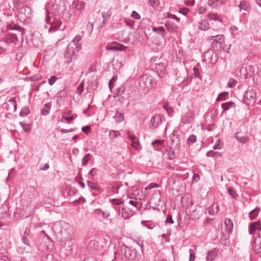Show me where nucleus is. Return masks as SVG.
Listing matches in <instances>:
<instances>
[{"mask_svg":"<svg viewBox=\"0 0 261 261\" xmlns=\"http://www.w3.org/2000/svg\"><path fill=\"white\" fill-rule=\"evenodd\" d=\"M155 84V82L154 81L153 77L147 74L143 75L139 82L140 87L147 92L152 88Z\"/></svg>","mask_w":261,"mask_h":261,"instance_id":"1","label":"nucleus"},{"mask_svg":"<svg viewBox=\"0 0 261 261\" xmlns=\"http://www.w3.org/2000/svg\"><path fill=\"white\" fill-rule=\"evenodd\" d=\"M17 17L18 20L22 22L25 23L32 17V10L31 8L27 6H22L19 8Z\"/></svg>","mask_w":261,"mask_h":261,"instance_id":"2","label":"nucleus"},{"mask_svg":"<svg viewBox=\"0 0 261 261\" xmlns=\"http://www.w3.org/2000/svg\"><path fill=\"white\" fill-rule=\"evenodd\" d=\"M87 251L88 253L95 256H100L103 253L101 247L95 240H91L89 242L87 247Z\"/></svg>","mask_w":261,"mask_h":261,"instance_id":"3","label":"nucleus"},{"mask_svg":"<svg viewBox=\"0 0 261 261\" xmlns=\"http://www.w3.org/2000/svg\"><path fill=\"white\" fill-rule=\"evenodd\" d=\"M256 97L254 90L248 89L244 95L243 102L248 106H253L256 101Z\"/></svg>","mask_w":261,"mask_h":261,"instance_id":"4","label":"nucleus"},{"mask_svg":"<svg viewBox=\"0 0 261 261\" xmlns=\"http://www.w3.org/2000/svg\"><path fill=\"white\" fill-rule=\"evenodd\" d=\"M63 4V0H49L46 5V12L49 10L58 12L62 9Z\"/></svg>","mask_w":261,"mask_h":261,"instance_id":"5","label":"nucleus"},{"mask_svg":"<svg viewBox=\"0 0 261 261\" xmlns=\"http://www.w3.org/2000/svg\"><path fill=\"white\" fill-rule=\"evenodd\" d=\"M121 251L124 253L125 257L129 259H137L140 260V257H138L137 254V250L135 249H132L128 247L126 245H123L121 248Z\"/></svg>","mask_w":261,"mask_h":261,"instance_id":"6","label":"nucleus"},{"mask_svg":"<svg viewBox=\"0 0 261 261\" xmlns=\"http://www.w3.org/2000/svg\"><path fill=\"white\" fill-rule=\"evenodd\" d=\"M181 136L178 134L177 131L174 130L172 134L170 135V138L171 142L172 147L174 148L175 149H177L179 147L181 140Z\"/></svg>","mask_w":261,"mask_h":261,"instance_id":"7","label":"nucleus"},{"mask_svg":"<svg viewBox=\"0 0 261 261\" xmlns=\"http://www.w3.org/2000/svg\"><path fill=\"white\" fill-rule=\"evenodd\" d=\"M203 60L209 63L214 64L217 61L216 54L213 50H208L204 53Z\"/></svg>","mask_w":261,"mask_h":261,"instance_id":"8","label":"nucleus"},{"mask_svg":"<svg viewBox=\"0 0 261 261\" xmlns=\"http://www.w3.org/2000/svg\"><path fill=\"white\" fill-rule=\"evenodd\" d=\"M261 230V219L257 221L252 222L249 224L248 226V232L249 234L254 236L256 231Z\"/></svg>","mask_w":261,"mask_h":261,"instance_id":"9","label":"nucleus"},{"mask_svg":"<svg viewBox=\"0 0 261 261\" xmlns=\"http://www.w3.org/2000/svg\"><path fill=\"white\" fill-rule=\"evenodd\" d=\"M128 139L131 141V146L137 150L141 149V146L138 139L130 132L127 134Z\"/></svg>","mask_w":261,"mask_h":261,"instance_id":"10","label":"nucleus"},{"mask_svg":"<svg viewBox=\"0 0 261 261\" xmlns=\"http://www.w3.org/2000/svg\"><path fill=\"white\" fill-rule=\"evenodd\" d=\"M162 116L161 115L152 117L149 123V128L152 129L157 128L162 123Z\"/></svg>","mask_w":261,"mask_h":261,"instance_id":"11","label":"nucleus"},{"mask_svg":"<svg viewBox=\"0 0 261 261\" xmlns=\"http://www.w3.org/2000/svg\"><path fill=\"white\" fill-rule=\"evenodd\" d=\"M126 48V46L116 42H113L111 45L106 46V49L110 51H124Z\"/></svg>","mask_w":261,"mask_h":261,"instance_id":"12","label":"nucleus"},{"mask_svg":"<svg viewBox=\"0 0 261 261\" xmlns=\"http://www.w3.org/2000/svg\"><path fill=\"white\" fill-rule=\"evenodd\" d=\"M254 71V67L250 65H246L245 67H242L240 71V73L243 74L246 77L251 76L253 75Z\"/></svg>","mask_w":261,"mask_h":261,"instance_id":"13","label":"nucleus"},{"mask_svg":"<svg viewBox=\"0 0 261 261\" xmlns=\"http://www.w3.org/2000/svg\"><path fill=\"white\" fill-rule=\"evenodd\" d=\"M159 76L163 77L167 74V71L164 63H160L155 64V67L154 69Z\"/></svg>","mask_w":261,"mask_h":261,"instance_id":"14","label":"nucleus"},{"mask_svg":"<svg viewBox=\"0 0 261 261\" xmlns=\"http://www.w3.org/2000/svg\"><path fill=\"white\" fill-rule=\"evenodd\" d=\"M71 43H70L67 47L65 54H64L65 58L67 59V62L70 63L72 61V59L75 54L74 48L73 46H71Z\"/></svg>","mask_w":261,"mask_h":261,"instance_id":"15","label":"nucleus"},{"mask_svg":"<svg viewBox=\"0 0 261 261\" xmlns=\"http://www.w3.org/2000/svg\"><path fill=\"white\" fill-rule=\"evenodd\" d=\"M5 42L8 44H16L18 41L17 34H9L5 38Z\"/></svg>","mask_w":261,"mask_h":261,"instance_id":"16","label":"nucleus"},{"mask_svg":"<svg viewBox=\"0 0 261 261\" xmlns=\"http://www.w3.org/2000/svg\"><path fill=\"white\" fill-rule=\"evenodd\" d=\"M219 252V249L215 248L209 251L207 253L206 259L207 260L212 261L215 259L218 256Z\"/></svg>","mask_w":261,"mask_h":261,"instance_id":"17","label":"nucleus"},{"mask_svg":"<svg viewBox=\"0 0 261 261\" xmlns=\"http://www.w3.org/2000/svg\"><path fill=\"white\" fill-rule=\"evenodd\" d=\"M62 24V22L59 20H54L50 26L49 27L48 32L53 33L57 31L59 29Z\"/></svg>","mask_w":261,"mask_h":261,"instance_id":"18","label":"nucleus"},{"mask_svg":"<svg viewBox=\"0 0 261 261\" xmlns=\"http://www.w3.org/2000/svg\"><path fill=\"white\" fill-rule=\"evenodd\" d=\"M7 29L9 30H17L20 35L23 36L24 29L15 24L10 23L7 25Z\"/></svg>","mask_w":261,"mask_h":261,"instance_id":"19","label":"nucleus"},{"mask_svg":"<svg viewBox=\"0 0 261 261\" xmlns=\"http://www.w3.org/2000/svg\"><path fill=\"white\" fill-rule=\"evenodd\" d=\"M85 3L82 1H76L73 3V8L82 12L85 8Z\"/></svg>","mask_w":261,"mask_h":261,"instance_id":"20","label":"nucleus"},{"mask_svg":"<svg viewBox=\"0 0 261 261\" xmlns=\"http://www.w3.org/2000/svg\"><path fill=\"white\" fill-rule=\"evenodd\" d=\"M164 140H155L151 143L154 149L156 151H161L163 147Z\"/></svg>","mask_w":261,"mask_h":261,"instance_id":"21","label":"nucleus"},{"mask_svg":"<svg viewBox=\"0 0 261 261\" xmlns=\"http://www.w3.org/2000/svg\"><path fill=\"white\" fill-rule=\"evenodd\" d=\"M219 211V206L217 203H215L209 206L208 208V214L211 215H214Z\"/></svg>","mask_w":261,"mask_h":261,"instance_id":"22","label":"nucleus"},{"mask_svg":"<svg viewBox=\"0 0 261 261\" xmlns=\"http://www.w3.org/2000/svg\"><path fill=\"white\" fill-rule=\"evenodd\" d=\"M225 225L226 227V231L228 233H231L233 228V224L232 221L229 219H226L224 222Z\"/></svg>","mask_w":261,"mask_h":261,"instance_id":"23","label":"nucleus"},{"mask_svg":"<svg viewBox=\"0 0 261 261\" xmlns=\"http://www.w3.org/2000/svg\"><path fill=\"white\" fill-rule=\"evenodd\" d=\"M235 107V103L231 101L222 103L221 104V108L223 111L225 112L228 111L231 108H234Z\"/></svg>","mask_w":261,"mask_h":261,"instance_id":"24","label":"nucleus"},{"mask_svg":"<svg viewBox=\"0 0 261 261\" xmlns=\"http://www.w3.org/2000/svg\"><path fill=\"white\" fill-rule=\"evenodd\" d=\"M61 233L62 236V239H65V240L69 241L71 239L72 232L70 229H67V230H61Z\"/></svg>","mask_w":261,"mask_h":261,"instance_id":"25","label":"nucleus"},{"mask_svg":"<svg viewBox=\"0 0 261 261\" xmlns=\"http://www.w3.org/2000/svg\"><path fill=\"white\" fill-rule=\"evenodd\" d=\"M51 105L50 103H45L43 108L41 111V114L43 116H46L49 114L51 109Z\"/></svg>","mask_w":261,"mask_h":261,"instance_id":"26","label":"nucleus"},{"mask_svg":"<svg viewBox=\"0 0 261 261\" xmlns=\"http://www.w3.org/2000/svg\"><path fill=\"white\" fill-rule=\"evenodd\" d=\"M213 40L212 45L214 46L215 43L221 44L224 40V36L222 35L212 36Z\"/></svg>","mask_w":261,"mask_h":261,"instance_id":"27","label":"nucleus"},{"mask_svg":"<svg viewBox=\"0 0 261 261\" xmlns=\"http://www.w3.org/2000/svg\"><path fill=\"white\" fill-rule=\"evenodd\" d=\"M260 211V208L259 207H256L255 208L252 210L249 213V217L251 220H254L258 216V214Z\"/></svg>","mask_w":261,"mask_h":261,"instance_id":"28","label":"nucleus"},{"mask_svg":"<svg viewBox=\"0 0 261 261\" xmlns=\"http://www.w3.org/2000/svg\"><path fill=\"white\" fill-rule=\"evenodd\" d=\"M87 185L91 190L94 191L98 192L100 190V187L97 184L92 181H88Z\"/></svg>","mask_w":261,"mask_h":261,"instance_id":"29","label":"nucleus"},{"mask_svg":"<svg viewBox=\"0 0 261 261\" xmlns=\"http://www.w3.org/2000/svg\"><path fill=\"white\" fill-rule=\"evenodd\" d=\"M193 120V116L191 113L187 114L181 119L182 123L185 124L190 123L192 122Z\"/></svg>","mask_w":261,"mask_h":261,"instance_id":"30","label":"nucleus"},{"mask_svg":"<svg viewBox=\"0 0 261 261\" xmlns=\"http://www.w3.org/2000/svg\"><path fill=\"white\" fill-rule=\"evenodd\" d=\"M117 211L119 214H121V216L125 219H127L130 217L129 214L124 210L123 207L119 206V210H117Z\"/></svg>","mask_w":261,"mask_h":261,"instance_id":"31","label":"nucleus"},{"mask_svg":"<svg viewBox=\"0 0 261 261\" xmlns=\"http://www.w3.org/2000/svg\"><path fill=\"white\" fill-rule=\"evenodd\" d=\"M152 31L158 34H161L163 38L165 37V29L163 27H153L152 28Z\"/></svg>","mask_w":261,"mask_h":261,"instance_id":"32","label":"nucleus"},{"mask_svg":"<svg viewBox=\"0 0 261 261\" xmlns=\"http://www.w3.org/2000/svg\"><path fill=\"white\" fill-rule=\"evenodd\" d=\"M95 214L97 215L102 216L103 218H108L110 214L109 212H104L100 208H97L94 211Z\"/></svg>","mask_w":261,"mask_h":261,"instance_id":"33","label":"nucleus"},{"mask_svg":"<svg viewBox=\"0 0 261 261\" xmlns=\"http://www.w3.org/2000/svg\"><path fill=\"white\" fill-rule=\"evenodd\" d=\"M257 239L254 238V241L252 242V246L254 248V251L256 253L259 254L261 256V243H260L259 246H257L256 244V241Z\"/></svg>","mask_w":261,"mask_h":261,"instance_id":"34","label":"nucleus"},{"mask_svg":"<svg viewBox=\"0 0 261 261\" xmlns=\"http://www.w3.org/2000/svg\"><path fill=\"white\" fill-rule=\"evenodd\" d=\"M234 138L239 142L245 144L249 140V137L247 136L240 137L239 134L237 133L234 135Z\"/></svg>","mask_w":261,"mask_h":261,"instance_id":"35","label":"nucleus"},{"mask_svg":"<svg viewBox=\"0 0 261 261\" xmlns=\"http://www.w3.org/2000/svg\"><path fill=\"white\" fill-rule=\"evenodd\" d=\"M210 28L208 22L206 20H202L199 22V29L201 30L206 31Z\"/></svg>","mask_w":261,"mask_h":261,"instance_id":"36","label":"nucleus"},{"mask_svg":"<svg viewBox=\"0 0 261 261\" xmlns=\"http://www.w3.org/2000/svg\"><path fill=\"white\" fill-rule=\"evenodd\" d=\"M206 156L207 157L218 158L222 156V154L218 151H214L210 150L206 152Z\"/></svg>","mask_w":261,"mask_h":261,"instance_id":"37","label":"nucleus"},{"mask_svg":"<svg viewBox=\"0 0 261 261\" xmlns=\"http://www.w3.org/2000/svg\"><path fill=\"white\" fill-rule=\"evenodd\" d=\"M114 118H115V121L118 123H120L124 120L123 114L121 113H119L118 111L116 112Z\"/></svg>","mask_w":261,"mask_h":261,"instance_id":"38","label":"nucleus"},{"mask_svg":"<svg viewBox=\"0 0 261 261\" xmlns=\"http://www.w3.org/2000/svg\"><path fill=\"white\" fill-rule=\"evenodd\" d=\"M229 93L227 92H223L220 93L217 98H216V101H223L226 99V97L228 96Z\"/></svg>","mask_w":261,"mask_h":261,"instance_id":"39","label":"nucleus"},{"mask_svg":"<svg viewBox=\"0 0 261 261\" xmlns=\"http://www.w3.org/2000/svg\"><path fill=\"white\" fill-rule=\"evenodd\" d=\"M121 134L117 130H111L109 132V137L111 141H113L116 137L120 136Z\"/></svg>","mask_w":261,"mask_h":261,"instance_id":"40","label":"nucleus"},{"mask_svg":"<svg viewBox=\"0 0 261 261\" xmlns=\"http://www.w3.org/2000/svg\"><path fill=\"white\" fill-rule=\"evenodd\" d=\"M207 17L212 20L218 21L220 22H222V18L217 14L213 13H210L207 15Z\"/></svg>","mask_w":261,"mask_h":261,"instance_id":"41","label":"nucleus"},{"mask_svg":"<svg viewBox=\"0 0 261 261\" xmlns=\"http://www.w3.org/2000/svg\"><path fill=\"white\" fill-rule=\"evenodd\" d=\"M30 113V111L29 107H24L23 108H22L19 113V115L21 117H25L27 116Z\"/></svg>","mask_w":261,"mask_h":261,"instance_id":"42","label":"nucleus"},{"mask_svg":"<svg viewBox=\"0 0 261 261\" xmlns=\"http://www.w3.org/2000/svg\"><path fill=\"white\" fill-rule=\"evenodd\" d=\"M125 91V88L123 86H121L119 88H118L116 92L114 93V98L117 97V96H119V95H123Z\"/></svg>","mask_w":261,"mask_h":261,"instance_id":"43","label":"nucleus"},{"mask_svg":"<svg viewBox=\"0 0 261 261\" xmlns=\"http://www.w3.org/2000/svg\"><path fill=\"white\" fill-rule=\"evenodd\" d=\"M91 155L90 153L86 154L82 159V166H86L88 162L90 161Z\"/></svg>","mask_w":261,"mask_h":261,"instance_id":"44","label":"nucleus"},{"mask_svg":"<svg viewBox=\"0 0 261 261\" xmlns=\"http://www.w3.org/2000/svg\"><path fill=\"white\" fill-rule=\"evenodd\" d=\"M112 12L110 10L108 11L107 12H103L102 13V17L103 18V20L102 22V24H105L107 22V18L110 17L111 16Z\"/></svg>","mask_w":261,"mask_h":261,"instance_id":"45","label":"nucleus"},{"mask_svg":"<svg viewBox=\"0 0 261 261\" xmlns=\"http://www.w3.org/2000/svg\"><path fill=\"white\" fill-rule=\"evenodd\" d=\"M191 215L193 217L194 219H198L201 215V213L200 212L199 210L197 208H196L192 210Z\"/></svg>","mask_w":261,"mask_h":261,"instance_id":"46","label":"nucleus"},{"mask_svg":"<svg viewBox=\"0 0 261 261\" xmlns=\"http://www.w3.org/2000/svg\"><path fill=\"white\" fill-rule=\"evenodd\" d=\"M239 7L241 10H245L246 11H248L250 9V8L248 7L247 3L244 1H242L240 2Z\"/></svg>","mask_w":261,"mask_h":261,"instance_id":"47","label":"nucleus"},{"mask_svg":"<svg viewBox=\"0 0 261 261\" xmlns=\"http://www.w3.org/2000/svg\"><path fill=\"white\" fill-rule=\"evenodd\" d=\"M67 192L68 196H72L75 194L76 189L74 187H70L67 188Z\"/></svg>","mask_w":261,"mask_h":261,"instance_id":"48","label":"nucleus"},{"mask_svg":"<svg viewBox=\"0 0 261 261\" xmlns=\"http://www.w3.org/2000/svg\"><path fill=\"white\" fill-rule=\"evenodd\" d=\"M228 192L233 198H236L238 196L236 191L231 187L228 188Z\"/></svg>","mask_w":261,"mask_h":261,"instance_id":"49","label":"nucleus"},{"mask_svg":"<svg viewBox=\"0 0 261 261\" xmlns=\"http://www.w3.org/2000/svg\"><path fill=\"white\" fill-rule=\"evenodd\" d=\"M197 137L195 135H191L187 140V143L188 145H191L195 143L196 141Z\"/></svg>","mask_w":261,"mask_h":261,"instance_id":"50","label":"nucleus"},{"mask_svg":"<svg viewBox=\"0 0 261 261\" xmlns=\"http://www.w3.org/2000/svg\"><path fill=\"white\" fill-rule=\"evenodd\" d=\"M134 242H136V243L140 247L142 251H143V240L141 238H137L136 239L134 240Z\"/></svg>","mask_w":261,"mask_h":261,"instance_id":"51","label":"nucleus"},{"mask_svg":"<svg viewBox=\"0 0 261 261\" xmlns=\"http://www.w3.org/2000/svg\"><path fill=\"white\" fill-rule=\"evenodd\" d=\"M111 201L114 205H117L118 206V207L115 208L116 211L117 210H119V207L121 206L120 204H122V202L117 199H112L111 200Z\"/></svg>","mask_w":261,"mask_h":261,"instance_id":"52","label":"nucleus"},{"mask_svg":"<svg viewBox=\"0 0 261 261\" xmlns=\"http://www.w3.org/2000/svg\"><path fill=\"white\" fill-rule=\"evenodd\" d=\"M62 119H64L68 123H72V121L75 119V117L73 116H62Z\"/></svg>","mask_w":261,"mask_h":261,"instance_id":"53","label":"nucleus"},{"mask_svg":"<svg viewBox=\"0 0 261 261\" xmlns=\"http://www.w3.org/2000/svg\"><path fill=\"white\" fill-rule=\"evenodd\" d=\"M100 258L99 256H91L88 257H86L84 259L83 261H100Z\"/></svg>","mask_w":261,"mask_h":261,"instance_id":"54","label":"nucleus"},{"mask_svg":"<svg viewBox=\"0 0 261 261\" xmlns=\"http://www.w3.org/2000/svg\"><path fill=\"white\" fill-rule=\"evenodd\" d=\"M218 0H209L208 5L213 8H216L218 6Z\"/></svg>","mask_w":261,"mask_h":261,"instance_id":"55","label":"nucleus"},{"mask_svg":"<svg viewBox=\"0 0 261 261\" xmlns=\"http://www.w3.org/2000/svg\"><path fill=\"white\" fill-rule=\"evenodd\" d=\"M150 5L154 9H156L160 4L159 0H150Z\"/></svg>","mask_w":261,"mask_h":261,"instance_id":"56","label":"nucleus"},{"mask_svg":"<svg viewBox=\"0 0 261 261\" xmlns=\"http://www.w3.org/2000/svg\"><path fill=\"white\" fill-rule=\"evenodd\" d=\"M6 208H7L6 205H3L1 206V209L4 210L2 212V216H0L1 218H4L7 216V210H6Z\"/></svg>","mask_w":261,"mask_h":261,"instance_id":"57","label":"nucleus"},{"mask_svg":"<svg viewBox=\"0 0 261 261\" xmlns=\"http://www.w3.org/2000/svg\"><path fill=\"white\" fill-rule=\"evenodd\" d=\"M169 150L172 151V153H169L168 159L172 160L175 159V151L173 147H169Z\"/></svg>","mask_w":261,"mask_h":261,"instance_id":"58","label":"nucleus"},{"mask_svg":"<svg viewBox=\"0 0 261 261\" xmlns=\"http://www.w3.org/2000/svg\"><path fill=\"white\" fill-rule=\"evenodd\" d=\"M19 124H20V125L21 126L22 128L25 132H30L31 128L29 126L28 124H24L22 122H20Z\"/></svg>","mask_w":261,"mask_h":261,"instance_id":"59","label":"nucleus"},{"mask_svg":"<svg viewBox=\"0 0 261 261\" xmlns=\"http://www.w3.org/2000/svg\"><path fill=\"white\" fill-rule=\"evenodd\" d=\"M47 15L45 17V21L46 23V24L44 25V27L47 29L48 28V25L50 26V24L53 23V22L51 21L50 17L48 16L49 13L47 12Z\"/></svg>","mask_w":261,"mask_h":261,"instance_id":"60","label":"nucleus"},{"mask_svg":"<svg viewBox=\"0 0 261 261\" xmlns=\"http://www.w3.org/2000/svg\"><path fill=\"white\" fill-rule=\"evenodd\" d=\"M82 39V37L80 35H77L75 37L73 38L72 42L73 45L80 43L79 42Z\"/></svg>","mask_w":261,"mask_h":261,"instance_id":"61","label":"nucleus"},{"mask_svg":"<svg viewBox=\"0 0 261 261\" xmlns=\"http://www.w3.org/2000/svg\"><path fill=\"white\" fill-rule=\"evenodd\" d=\"M165 223L166 224H172L174 223V221L172 219V216L171 215H168L166 217V220L165 221Z\"/></svg>","mask_w":261,"mask_h":261,"instance_id":"62","label":"nucleus"},{"mask_svg":"<svg viewBox=\"0 0 261 261\" xmlns=\"http://www.w3.org/2000/svg\"><path fill=\"white\" fill-rule=\"evenodd\" d=\"M86 30L91 34L93 30V23H91L90 22H88L86 25Z\"/></svg>","mask_w":261,"mask_h":261,"instance_id":"63","label":"nucleus"},{"mask_svg":"<svg viewBox=\"0 0 261 261\" xmlns=\"http://www.w3.org/2000/svg\"><path fill=\"white\" fill-rule=\"evenodd\" d=\"M190 258L189 261H194L195 260V252L192 249H189Z\"/></svg>","mask_w":261,"mask_h":261,"instance_id":"64","label":"nucleus"}]
</instances>
